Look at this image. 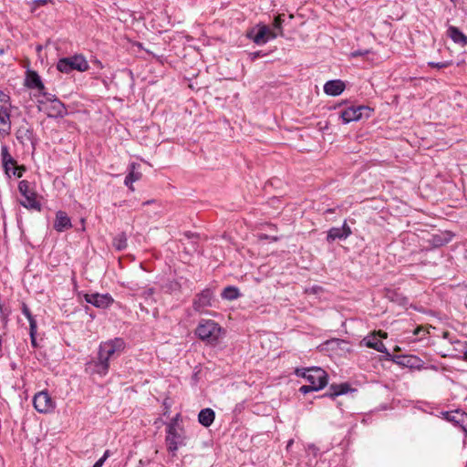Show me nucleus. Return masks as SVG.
Returning a JSON list of instances; mask_svg holds the SVG:
<instances>
[{
	"label": "nucleus",
	"mask_w": 467,
	"mask_h": 467,
	"mask_svg": "<svg viewBox=\"0 0 467 467\" xmlns=\"http://www.w3.org/2000/svg\"><path fill=\"white\" fill-rule=\"evenodd\" d=\"M95 360L101 365H105L106 368L109 370V360L101 353V351L99 349L98 352V357Z\"/></svg>",
	"instance_id": "34"
},
{
	"label": "nucleus",
	"mask_w": 467,
	"mask_h": 467,
	"mask_svg": "<svg viewBox=\"0 0 467 467\" xmlns=\"http://www.w3.org/2000/svg\"><path fill=\"white\" fill-rule=\"evenodd\" d=\"M372 109L368 106L349 107L341 112L340 117L343 123L348 124L351 121L361 119L363 115L366 118H369Z\"/></svg>",
	"instance_id": "7"
},
{
	"label": "nucleus",
	"mask_w": 467,
	"mask_h": 467,
	"mask_svg": "<svg viewBox=\"0 0 467 467\" xmlns=\"http://www.w3.org/2000/svg\"><path fill=\"white\" fill-rule=\"evenodd\" d=\"M223 333L221 326L212 319H202L196 329V336L202 341L209 344H216Z\"/></svg>",
	"instance_id": "2"
},
{
	"label": "nucleus",
	"mask_w": 467,
	"mask_h": 467,
	"mask_svg": "<svg viewBox=\"0 0 467 467\" xmlns=\"http://www.w3.org/2000/svg\"><path fill=\"white\" fill-rule=\"evenodd\" d=\"M29 322V335H34L37 333V324L35 317L32 319H28Z\"/></svg>",
	"instance_id": "35"
},
{
	"label": "nucleus",
	"mask_w": 467,
	"mask_h": 467,
	"mask_svg": "<svg viewBox=\"0 0 467 467\" xmlns=\"http://www.w3.org/2000/svg\"><path fill=\"white\" fill-rule=\"evenodd\" d=\"M284 15H278L277 16L275 17L274 19V22H273V26L275 30H277V34L278 36H283L284 35V31H283V27H282V25L284 23Z\"/></svg>",
	"instance_id": "31"
},
{
	"label": "nucleus",
	"mask_w": 467,
	"mask_h": 467,
	"mask_svg": "<svg viewBox=\"0 0 467 467\" xmlns=\"http://www.w3.org/2000/svg\"><path fill=\"white\" fill-rule=\"evenodd\" d=\"M9 101H10V97L7 94L4 93L3 91H0V102L5 104V103H9Z\"/></svg>",
	"instance_id": "43"
},
{
	"label": "nucleus",
	"mask_w": 467,
	"mask_h": 467,
	"mask_svg": "<svg viewBox=\"0 0 467 467\" xmlns=\"http://www.w3.org/2000/svg\"><path fill=\"white\" fill-rule=\"evenodd\" d=\"M371 51L369 49H358L351 52V57H361L369 54Z\"/></svg>",
	"instance_id": "37"
},
{
	"label": "nucleus",
	"mask_w": 467,
	"mask_h": 467,
	"mask_svg": "<svg viewBox=\"0 0 467 467\" xmlns=\"http://www.w3.org/2000/svg\"><path fill=\"white\" fill-rule=\"evenodd\" d=\"M39 92L46 98L45 101H49V99L57 98L55 95L46 93L45 90Z\"/></svg>",
	"instance_id": "45"
},
{
	"label": "nucleus",
	"mask_w": 467,
	"mask_h": 467,
	"mask_svg": "<svg viewBox=\"0 0 467 467\" xmlns=\"http://www.w3.org/2000/svg\"><path fill=\"white\" fill-rule=\"evenodd\" d=\"M246 36L253 40V42L258 46H263L268 41L273 40L278 36V34L275 30L270 29L265 25H257L247 32Z\"/></svg>",
	"instance_id": "5"
},
{
	"label": "nucleus",
	"mask_w": 467,
	"mask_h": 467,
	"mask_svg": "<svg viewBox=\"0 0 467 467\" xmlns=\"http://www.w3.org/2000/svg\"><path fill=\"white\" fill-rule=\"evenodd\" d=\"M180 419V414H176L175 417H173L169 423L166 424L167 426L172 425L175 429H181L178 425V420Z\"/></svg>",
	"instance_id": "40"
},
{
	"label": "nucleus",
	"mask_w": 467,
	"mask_h": 467,
	"mask_svg": "<svg viewBox=\"0 0 467 467\" xmlns=\"http://www.w3.org/2000/svg\"><path fill=\"white\" fill-rule=\"evenodd\" d=\"M378 334H379V336L380 337H383V338H386V337H387V333H386V332H383V331H380V330H379V331L378 332Z\"/></svg>",
	"instance_id": "47"
},
{
	"label": "nucleus",
	"mask_w": 467,
	"mask_h": 467,
	"mask_svg": "<svg viewBox=\"0 0 467 467\" xmlns=\"http://www.w3.org/2000/svg\"><path fill=\"white\" fill-rule=\"evenodd\" d=\"M221 296L223 299L232 301L237 299L240 296V293L237 287L229 285L223 290Z\"/></svg>",
	"instance_id": "29"
},
{
	"label": "nucleus",
	"mask_w": 467,
	"mask_h": 467,
	"mask_svg": "<svg viewBox=\"0 0 467 467\" xmlns=\"http://www.w3.org/2000/svg\"><path fill=\"white\" fill-rule=\"evenodd\" d=\"M296 373L300 375L299 370H297ZM301 375L308 382L307 385L300 387L299 390L304 394L320 390L327 384V374L321 368L312 367L306 368Z\"/></svg>",
	"instance_id": "1"
},
{
	"label": "nucleus",
	"mask_w": 467,
	"mask_h": 467,
	"mask_svg": "<svg viewBox=\"0 0 467 467\" xmlns=\"http://www.w3.org/2000/svg\"><path fill=\"white\" fill-rule=\"evenodd\" d=\"M25 86L28 88H36L38 91L46 89L40 76L34 70H27L25 79Z\"/></svg>",
	"instance_id": "16"
},
{
	"label": "nucleus",
	"mask_w": 467,
	"mask_h": 467,
	"mask_svg": "<svg viewBox=\"0 0 467 467\" xmlns=\"http://www.w3.org/2000/svg\"><path fill=\"white\" fill-rule=\"evenodd\" d=\"M345 88V83L340 79L328 80L324 85V92L327 95L336 97L340 95Z\"/></svg>",
	"instance_id": "17"
},
{
	"label": "nucleus",
	"mask_w": 467,
	"mask_h": 467,
	"mask_svg": "<svg viewBox=\"0 0 467 467\" xmlns=\"http://www.w3.org/2000/svg\"><path fill=\"white\" fill-rule=\"evenodd\" d=\"M349 389V386L347 383L339 384V385H331L329 388V392L326 393L324 397L335 398L339 395L345 394Z\"/></svg>",
	"instance_id": "26"
},
{
	"label": "nucleus",
	"mask_w": 467,
	"mask_h": 467,
	"mask_svg": "<svg viewBox=\"0 0 467 467\" xmlns=\"http://www.w3.org/2000/svg\"><path fill=\"white\" fill-rule=\"evenodd\" d=\"M9 312H5L2 304L0 303V317L4 323L7 322Z\"/></svg>",
	"instance_id": "41"
},
{
	"label": "nucleus",
	"mask_w": 467,
	"mask_h": 467,
	"mask_svg": "<svg viewBox=\"0 0 467 467\" xmlns=\"http://www.w3.org/2000/svg\"><path fill=\"white\" fill-rule=\"evenodd\" d=\"M352 231L345 221L341 227H332L328 230L327 241L332 243L336 240H345L351 235Z\"/></svg>",
	"instance_id": "13"
},
{
	"label": "nucleus",
	"mask_w": 467,
	"mask_h": 467,
	"mask_svg": "<svg viewBox=\"0 0 467 467\" xmlns=\"http://www.w3.org/2000/svg\"><path fill=\"white\" fill-rule=\"evenodd\" d=\"M165 432L167 451L172 457H175L178 450L187 444L186 432L184 429H175L172 425L167 426Z\"/></svg>",
	"instance_id": "3"
},
{
	"label": "nucleus",
	"mask_w": 467,
	"mask_h": 467,
	"mask_svg": "<svg viewBox=\"0 0 467 467\" xmlns=\"http://www.w3.org/2000/svg\"><path fill=\"white\" fill-rule=\"evenodd\" d=\"M448 421L454 422L456 425L463 428L467 425V413L461 410L447 411L444 413Z\"/></svg>",
	"instance_id": "19"
},
{
	"label": "nucleus",
	"mask_w": 467,
	"mask_h": 467,
	"mask_svg": "<svg viewBox=\"0 0 467 467\" xmlns=\"http://www.w3.org/2000/svg\"><path fill=\"white\" fill-rule=\"evenodd\" d=\"M125 348L123 339L116 337L112 340L102 342L99 349L109 359H112L120 355Z\"/></svg>",
	"instance_id": "8"
},
{
	"label": "nucleus",
	"mask_w": 467,
	"mask_h": 467,
	"mask_svg": "<svg viewBox=\"0 0 467 467\" xmlns=\"http://www.w3.org/2000/svg\"><path fill=\"white\" fill-rule=\"evenodd\" d=\"M88 62L83 55H74L68 57H63L57 63V69L66 74H69L74 70L85 72L88 70Z\"/></svg>",
	"instance_id": "4"
},
{
	"label": "nucleus",
	"mask_w": 467,
	"mask_h": 467,
	"mask_svg": "<svg viewBox=\"0 0 467 467\" xmlns=\"http://www.w3.org/2000/svg\"><path fill=\"white\" fill-rule=\"evenodd\" d=\"M455 349L463 353L464 359L467 361V344L460 340L455 341Z\"/></svg>",
	"instance_id": "32"
},
{
	"label": "nucleus",
	"mask_w": 467,
	"mask_h": 467,
	"mask_svg": "<svg viewBox=\"0 0 467 467\" xmlns=\"http://www.w3.org/2000/svg\"><path fill=\"white\" fill-rule=\"evenodd\" d=\"M84 299L87 303L94 306L95 307L102 309L108 308L114 302L113 297L109 294H85Z\"/></svg>",
	"instance_id": "12"
},
{
	"label": "nucleus",
	"mask_w": 467,
	"mask_h": 467,
	"mask_svg": "<svg viewBox=\"0 0 467 467\" xmlns=\"http://www.w3.org/2000/svg\"><path fill=\"white\" fill-rule=\"evenodd\" d=\"M135 165L131 164V170L129 174L126 176L124 183L128 186L131 191H134L132 183L139 181L141 178V173L139 171H135Z\"/></svg>",
	"instance_id": "28"
},
{
	"label": "nucleus",
	"mask_w": 467,
	"mask_h": 467,
	"mask_svg": "<svg viewBox=\"0 0 467 467\" xmlns=\"http://www.w3.org/2000/svg\"><path fill=\"white\" fill-rule=\"evenodd\" d=\"M467 432V425L462 428Z\"/></svg>",
	"instance_id": "49"
},
{
	"label": "nucleus",
	"mask_w": 467,
	"mask_h": 467,
	"mask_svg": "<svg viewBox=\"0 0 467 467\" xmlns=\"http://www.w3.org/2000/svg\"><path fill=\"white\" fill-rule=\"evenodd\" d=\"M19 192L24 196L25 200L21 201L20 203L27 209L36 211L41 210V204L36 200V193L29 190V184L26 181H21L18 185Z\"/></svg>",
	"instance_id": "9"
},
{
	"label": "nucleus",
	"mask_w": 467,
	"mask_h": 467,
	"mask_svg": "<svg viewBox=\"0 0 467 467\" xmlns=\"http://www.w3.org/2000/svg\"><path fill=\"white\" fill-rule=\"evenodd\" d=\"M266 53L263 51H255L249 54V57L251 61H255L259 57H265Z\"/></svg>",
	"instance_id": "38"
},
{
	"label": "nucleus",
	"mask_w": 467,
	"mask_h": 467,
	"mask_svg": "<svg viewBox=\"0 0 467 467\" xmlns=\"http://www.w3.org/2000/svg\"><path fill=\"white\" fill-rule=\"evenodd\" d=\"M16 140L22 143L26 144V142H33V130L27 127L26 125H22L18 128L16 132Z\"/></svg>",
	"instance_id": "21"
},
{
	"label": "nucleus",
	"mask_w": 467,
	"mask_h": 467,
	"mask_svg": "<svg viewBox=\"0 0 467 467\" xmlns=\"http://www.w3.org/2000/svg\"><path fill=\"white\" fill-rule=\"evenodd\" d=\"M393 362L403 367L412 368L418 362V358L415 356L408 355H397L389 357Z\"/></svg>",
	"instance_id": "23"
},
{
	"label": "nucleus",
	"mask_w": 467,
	"mask_h": 467,
	"mask_svg": "<svg viewBox=\"0 0 467 467\" xmlns=\"http://www.w3.org/2000/svg\"><path fill=\"white\" fill-rule=\"evenodd\" d=\"M450 241L449 238L443 236V234H433L431 239V244L435 246H442Z\"/></svg>",
	"instance_id": "30"
},
{
	"label": "nucleus",
	"mask_w": 467,
	"mask_h": 467,
	"mask_svg": "<svg viewBox=\"0 0 467 467\" xmlns=\"http://www.w3.org/2000/svg\"><path fill=\"white\" fill-rule=\"evenodd\" d=\"M214 293L210 288H205L198 293L193 301L192 308L194 311L202 313L205 308L213 306Z\"/></svg>",
	"instance_id": "10"
},
{
	"label": "nucleus",
	"mask_w": 467,
	"mask_h": 467,
	"mask_svg": "<svg viewBox=\"0 0 467 467\" xmlns=\"http://www.w3.org/2000/svg\"><path fill=\"white\" fill-rule=\"evenodd\" d=\"M214 411L210 408L202 409L198 415L199 422L204 427L211 426L214 420Z\"/></svg>",
	"instance_id": "24"
},
{
	"label": "nucleus",
	"mask_w": 467,
	"mask_h": 467,
	"mask_svg": "<svg viewBox=\"0 0 467 467\" xmlns=\"http://www.w3.org/2000/svg\"><path fill=\"white\" fill-rule=\"evenodd\" d=\"M52 0H35V3L37 5H47V3H51Z\"/></svg>",
	"instance_id": "46"
},
{
	"label": "nucleus",
	"mask_w": 467,
	"mask_h": 467,
	"mask_svg": "<svg viewBox=\"0 0 467 467\" xmlns=\"http://www.w3.org/2000/svg\"><path fill=\"white\" fill-rule=\"evenodd\" d=\"M150 202H149V201H148V202H143V204L145 205V204H148V203H150Z\"/></svg>",
	"instance_id": "50"
},
{
	"label": "nucleus",
	"mask_w": 467,
	"mask_h": 467,
	"mask_svg": "<svg viewBox=\"0 0 467 467\" xmlns=\"http://www.w3.org/2000/svg\"><path fill=\"white\" fill-rule=\"evenodd\" d=\"M450 37L454 43L462 46L467 45V36L456 26H450L448 29Z\"/></svg>",
	"instance_id": "25"
},
{
	"label": "nucleus",
	"mask_w": 467,
	"mask_h": 467,
	"mask_svg": "<svg viewBox=\"0 0 467 467\" xmlns=\"http://www.w3.org/2000/svg\"><path fill=\"white\" fill-rule=\"evenodd\" d=\"M363 342H365L366 347L373 348L379 352L385 353L388 357H390V354L388 352L383 342L378 339L375 335L365 337Z\"/></svg>",
	"instance_id": "20"
},
{
	"label": "nucleus",
	"mask_w": 467,
	"mask_h": 467,
	"mask_svg": "<svg viewBox=\"0 0 467 467\" xmlns=\"http://www.w3.org/2000/svg\"><path fill=\"white\" fill-rule=\"evenodd\" d=\"M35 409L40 413H49L56 408V403L47 391H40L33 400Z\"/></svg>",
	"instance_id": "11"
},
{
	"label": "nucleus",
	"mask_w": 467,
	"mask_h": 467,
	"mask_svg": "<svg viewBox=\"0 0 467 467\" xmlns=\"http://www.w3.org/2000/svg\"><path fill=\"white\" fill-rule=\"evenodd\" d=\"M72 227L71 220L67 214L63 211H58L56 213V220L54 223V229L57 232H64Z\"/></svg>",
	"instance_id": "18"
},
{
	"label": "nucleus",
	"mask_w": 467,
	"mask_h": 467,
	"mask_svg": "<svg viewBox=\"0 0 467 467\" xmlns=\"http://www.w3.org/2000/svg\"><path fill=\"white\" fill-rule=\"evenodd\" d=\"M451 65V61H443V62H428V66L431 67H436L439 69L448 67Z\"/></svg>",
	"instance_id": "33"
},
{
	"label": "nucleus",
	"mask_w": 467,
	"mask_h": 467,
	"mask_svg": "<svg viewBox=\"0 0 467 467\" xmlns=\"http://www.w3.org/2000/svg\"><path fill=\"white\" fill-rule=\"evenodd\" d=\"M1 161L2 166L5 171V172L10 176V171L13 170L16 165V161L12 157V155L9 152V148L7 145L3 144L1 146Z\"/></svg>",
	"instance_id": "14"
},
{
	"label": "nucleus",
	"mask_w": 467,
	"mask_h": 467,
	"mask_svg": "<svg viewBox=\"0 0 467 467\" xmlns=\"http://www.w3.org/2000/svg\"><path fill=\"white\" fill-rule=\"evenodd\" d=\"M186 234V236H187L188 238H190V237H192V236L193 235V234H189V233H187V234Z\"/></svg>",
	"instance_id": "48"
},
{
	"label": "nucleus",
	"mask_w": 467,
	"mask_h": 467,
	"mask_svg": "<svg viewBox=\"0 0 467 467\" xmlns=\"http://www.w3.org/2000/svg\"><path fill=\"white\" fill-rule=\"evenodd\" d=\"M30 336V340H31V345L33 348H37V342H36V334H34V335H29Z\"/></svg>",
	"instance_id": "44"
},
{
	"label": "nucleus",
	"mask_w": 467,
	"mask_h": 467,
	"mask_svg": "<svg viewBox=\"0 0 467 467\" xmlns=\"http://www.w3.org/2000/svg\"><path fill=\"white\" fill-rule=\"evenodd\" d=\"M21 310L23 315L27 318V320L32 319V317H34L26 303H22Z\"/></svg>",
	"instance_id": "36"
},
{
	"label": "nucleus",
	"mask_w": 467,
	"mask_h": 467,
	"mask_svg": "<svg viewBox=\"0 0 467 467\" xmlns=\"http://www.w3.org/2000/svg\"><path fill=\"white\" fill-rule=\"evenodd\" d=\"M24 168H18L17 165L13 169L12 174L16 176L17 178H21L23 176Z\"/></svg>",
	"instance_id": "42"
},
{
	"label": "nucleus",
	"mask_w": 467,
	"mask_h": 467,
	"mask_svg": "<svg viewBox=\"0 0 467 467\" xmlns=\"http://www.w3.org/2000/svg\"><path fill=\"white\" fill-rule=\"evenodd\" d=\"M109 457V451H106L104 455L99 459L92 467H102L104 462Z\"/></svg>",
	"instance_id": "39"
},
{
	"label": "nucleus",
	"mask_w": 467,
	"mask_h": 467,
	"mask_svg": "<svg viewBox=\"0 0 467 467\" xmlns=\"http://www.w3.org/2000/svg\"><path fill=\"white\" fill-rule=\"evenodd\" d=\"M85 370L90 375L98 374L99 376H105L109 371L105 365L98 363L95 359L86 363Z\"/></svg>",
	"instance_id": "22"
},
{
	"label": "nucleus",
	"mask_w": 467,
	"mask_h": 467,
	"mask_svg": "<svg viewBox=\"0 0 467 467\" xmlns=\"http://www.w3.org/2000/svg\"><path fill=\"white\" fill-rule=\"evenodd\" d=\"M49 101H40V110H43L48 118H63L67 111L63 102L58 99H49Z\"/></svg>",
	"instance_id": "6"
},
{
	"label": "nucleus",
	"mask_w": 467,
	"mask_h": 467,
	"mask_svg": "<svg viewBox=\"0 0 467 467\" xmlns=\"http://www.w3.org/2000/svg\"><path fill=\"white\" fill-rule=\"evenodd\" d=\"M112 245L117 251L124 250L128 245L127 235L124 232L118 234L112 241Z\"/></svg>",
	"instance_id": "27"
},
{
	"label": "nucleus",
	"mask_w": 467,
	"mask_h": 467,
	"mask_svg": "<svg viewBox=\"0 0 467 467\" xmlns=\"http://www.w3.org/2000/svg\"><path fill=\"white\" fill-rule=\"evenodd\" d=\"M11 131V110L5 106L0 107V133L8 135Z\"/></svg>",
	"instance_id": "15"
}]
</instances>
